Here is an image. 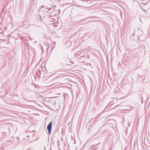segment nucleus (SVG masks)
<instances>
[{"label":"nucleus","mask_w":150,"mask_h":150,"mask_svg":"<svg viewBox=\"0 0 150 150\" xmlns=\"http://www.w3.org/2000/svg\"><path fill=\"white\" fill-rule=\"evenodd\" d=\"M48 10V8L47 6H45L44 5H42L40 7L39 11V12H43V11L47 12Z\"/></svg>","instance_id":"f257e3e1"},{"label":"nucleus","mask_w":150,"mask_h":150,"mask_svg":"<svg viewBox=\"0 0 150 150\" xmlns=\"http://www.w3.org/2000/svg\"><path fill=\"white\" fill-rule=\"evenodd\" d=\"M52 122H51L49 123L47 127V130L48 131L49 134H50L51 133L52 129Z\"/></svg>","instance_id":"f03ea898"},{"label":"nucleus","mask_w":150,"mask_h":150,"mask_svg":"<svg viewBox=\"0 0 150 150\" xmlns=\"http://www.w3.org/2000/svg\"><path fill=\"white\" fill-rule=\"evenodd\" d=\"M35 132L36 131L35 130H33L32 131L31 133H33V136H34Z\"/></svg>","instance_id":"7ed1b4c3"},{"label":"nucleus","mask_w":150,"mask_h":150,"mask_svg":"<svg viewBox=\"0 0 150 150\" xmlns=\"http://www.w3.org/2000/svg\"><path fill=\"white\" fill-rule=\"evenodd\" d=\"M70 123V122L68 124V125H68V126H69V125Z\"/></svg>","instance_id":"20e7f679"},{"label":"nucleus","mask_w":150,"mask_h":150,"mask_svg":"<svg viewBox=\"0 0 150 150\" xmlns=\"http://www.w3.org/2000/svg\"><path fill=\"white\" fill-rule=\"evenodd\" d=\"M108 107L107 106V107H106L105 108V109H104V110H105L107 108V107Z\"/></svg>","instance_id":"39448f33"},{"label":"nucleus","mask_w":150,"mask_h":150,"mask_svg":"<svg viewBox=\"0 0 150 150\" xmlns=\"http://www.w3.org/2000/svg\"><path fill=\"white\" fill-rule=\"evenodd\" d=\"M29 39L30 40L32 41V40L31 39V38L30 37L29 38Z\"/></svg>","instance_id":"423d86ee"},{"label":"nucleus","mask_w":150,"mask_h":150,"mask_svg":"<svg viewBox=\"0 0 150 150\" xmlns=\"http://www.w3.org/2000/svg\"><path fill=\"white\" fill-rule=\"evenodd\" d=\"M29 135H28L27 136V137H28V138H29Z\"/></svg>","instance_id":"0eeeda50"},{"label":"nucleus","mask_w":150,"mask_h":150,"mask_svg":"<svg viewBox=\"0 0 150 150\" xmlns=\"http://www.w3.org/2000/svg\"><path fill=\"white\" fill-rule=\"evenodd\" d=\"M90 128H89V129H88V131H89L90 130Z\"/></svg>","instance_id":"6e6552de"},{"label":"nucleus","mask_w":150,"mask_h":150,"mask_svg":"<svg viewBox=\"0 0 150 150\" xmlns=\"http://www.w3.org/2000/svg\"><path fill=\"white\" fill-rule=\"evenodd\" d=\"M54 44H55V42H54Z\"/></svg>","instance_id":"1a4fd4ad"},{"label":"nucleus","mask_w":150,"mask_h":150,"mask_svg":"<svg viewBox=\"0 0 150 150\" xmlns=\"http://www.w3.org/2000/svg\"><path fill=\"white\" fill-rule=\"evenodd\" d=\"M143 11H145V10H143Z\"/></svg>","instance_id":"9d476101"},{"label":"nucleus","mask_w":150,"mask_h":150,"mask_svg":"<svg viewBox=\"0 0 150 150\" xmlns=\"http://www.w3.org/2000/svg\"><path fill=\"white\" fill-rule=\"evenodd\" d=\"M29 27V26H28V27H27V28H28Z\"/></svg>","instance_id":"9b49d317"},{"label":"nucleus","mask_w":150,"mask_h":150,"mask_svg":"<svg viewBox=\"0 0 150 150\" xmlns=\"http://www.w3.org/2000/svg\"><path fill=\"white\" fill-rule=\"evenodd\" d=\"M21 38V39H22V38Z\"/></svg>","instance_id":"f8f14e48"},{"label":"nucleus","mask_w":150,"mask_h":150,"mask_svg":"<svg viewBox=\"0 0 150 150\" xmlns=\"http://www.w3.org/2000/svg\"><path fill=\"white\" fill-rule=\"evenodd\" d=\"M21 38V39H22V38Z\"/></svg>","instance_id":"ddd939ff"},{"label":"nucleus","mask_w":150,"mask_h":150,"mask_svg":"<svg viewBox=\"0 0 150 150\" xmlns=\"http://www.w3.org/2000/svg\"><path fill=\"white\" fill-rule=\"evenodd\" d=\"M25 23H26L27 22H26V21H25Z\"/></svg>","instance_id":"4468645a"}]
</instances>
